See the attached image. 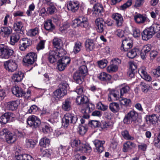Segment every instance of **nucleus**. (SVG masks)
Segmentation results:
<instances>
[{"label":"nucleus","mask_w":160,"mask_h":160,"mask_svg":"<svg viewBox=\"0 0 160 160\" xmlns=\"http://www.w3.org/2000/svg\"><path fill=\"white\" fill-rule=\"evenodd\" d=\"M68 85L66 82H63L59 85V88L53 92V97L56 100H59L67 94V89Z\"/></svg>","instance_id":"f257e3e1"},{"label":"nucleus","mask_w":160,"mask_h":160,"mask_svg":"<svg viewBox=\"0 0 160 160\" xmlns=\"http://www.w3.org/2000/svg\"><path fill=\"white\" fill-rule=\"evenodd\" d=\"M78 118L73 114L68 113L64 115L62 118V125L65 128H67L70 123H75Z\"/></svg>","instance_id":"f03ea898"},{"label":"nucleus","mask_w":160,"mask_h":160,"mask_svg":"<svg viewBox=\"0 0 160 160\" xmlns=\"http://www.w3.org/2000/svg\"><path fill=\"white\" fill-rule=\"evenodd\" d=\"M13 51L4 44L0 45V56L2 58L8 59L13 53Z\"/></svg>","instance_id":"7ed1b4c3"},{"label":"nucleus","mask_w":160,"mask_h":160,"mask_svg":"<svg viewBox=\"0 0 160 160\" xmlns=\"http://www.w3.org/2000/svg\"><path fill=\"white\" fill-rule=\"evenodd\" d=\"M95 108L94 105L92 103H86L83 107H82L81 110V112L85 114L83 116V118L88 119L89 117L88 114L91 112Z\"/></svg>","instance_id":"20e7f679"},{"label":"nucleus","mask_w":160,"mask_h":160,"mask_svg":"<svg viewBox=\"0 0 160 160\" xmlns=\"http://www.w3.org/2000/svg\"><path fill=\"white\" fill-rule=\"evenodd\" d=\"M28 125L32 128H36L39 127L41 124L40 119L34 115L29 116L27 120Z\"/></svg>","instance_id":"39448f33"},{"label":"nucleus","mask_w":160,"mask_h":160,"mask_svg":"<svg viewBox=\"0 0 160 160\" xmlns=\"http://www.w3.org/2000/svg\"><path fill=\"white\" fill-rule=\"evenodd\" d=\"M138 116L137 113L134 111H131L125 116L123 121L124 124H129L132 121H135Z\"/></svg>","instance_id":"423d86ee"},{"label":"nucleus","mask_w":160,"mask_h":160,"mask_svg":"<svg viewBox=\"0 0 160 160\" xmlns=\"http://www.w3.org/2000/svg\"><path fill=\"white\" fill-rule=\"evenodd\" d=\"M37 58V54L34 52H31L26 55L23 58V62L27 65L33 64L36 61Z\"/></svg>","instance_id":"0eeeda50"},{"label":"nucleus","mask_w":160,"mask_h":160,"mask_svg":"<svg viewBox=\"0 0 160 160\" xmlns=\"http://www.w3.org/2000/svg\"><path fill=\"white\" fill-rule=\"evenodd\" d=\"M4 66L5 69L9 72H13L16 70L18 65L15 61L9 60L4 62Z\"/></svg>","instance_id":"6e6552de"},{"label":"nucleus","mask_w":160,"mask_h":160,"mask_svg":"<svg viewBox=\"0 0 160 160\" xmlns=\"http://www.w3.org/2000/svg\"><path fill=\"white\" fill-rule=\"evenodd\" d=\"M63 54L62 52L55 51H52L50 52L48 59L51 63L55 62L58 59L62 56Z\"/></svg>","instance_id":"1a4fd4ad"},{"label":"nucleus","mask_w":160,"mask_h":160,"mask_svg":"<svg viewBox=\"0 0 160 160\" xmlns=\"http://www.w3.org/2000/svg\"><path fill=\"white\" fill-rule=\"evenodd\" d=\"M31 44V40L27 38H22L19 41V48L22 51H25Z\"/></svg>","instance_id":"9d476101"},{"label":"nucleus","mask_w":160,"mask_h":160,"mask_svg":"<svg viewBox=\"0 0 160 160\" xmlns=\"http://www.w3.org/2000/svg\"><path fill=\"white\" fill-rule=\"evenodd\" d=\"M97 27V30L99 33L102 32L105 28V23L101 18H98L95 21Z\"/></svg>","instance_id":"9b49d317"},{"label":"nucleus","mask_w":160,"mask_h":160,"mask_svg":"<svg viewBox=\"0 0 160 160\" xmlns=\"http://www.w3.org/2000/svg\"><path fill=\"white\" fill-rule=\"evenodd\" d=\"M132 47V41L129 38H126L122 41L121 50L127 51Z\"/></svg>","instance_id":"f8f14e48"},{"label":"nucleus","mask_w":160,"mask_h":160,"mask_svg":"<svg viewBox=\"0 0 160 160\" xmlns=\"http://www.w3.org/2000/svg\"><path fill=\"white\" fill-rule=\"evenodd\" d=\"M79 4L77 1H69L67 5L68 9L73 12H76L79 8Z\"/></svg>","instance_id":"ddd939ff"},{"label":"nucleus","mask_w":160,"mask_h":160,"mask_svg":"<svg viewBox=\"0 0 160 160\" xmlns=\"http://www.w3.org/2000/svg\"><path fill=\"white\" fill-rule=\"evenodd\" d=\"M105 141L104 140L101 141L98 139L95 140L93 143L96 147L97 151L99 153L102 152L104 149L103 145L105 144Z\"/></svg>","instance_id":"4468645a"},{"label":"nucleus","mask_w":160,"mask_h":160,"mask_svg":"<svg viewBox=\"0 0 160 160\" xmlns=\"http://www.w3.org/2000/svg\"><path fill=\"white\" fill-rule=\"evenodd\" d=\"M112 18L115 21V24L118 27L121 26L123 23V19L122 15L119 13H115L112 16Z\"/></svg>","instance_id":"2eb2a0df"},{"label":"nucleus","mask_w":160,"mask_h":160,"mask_svg":"<svg viewBox=\"0 0 160 160\" xmlns=\"http://www.w3.org/2000/svg\"><path fill=\"white\" fill-rule=\"evenodd\" d=\"M53 43L54 47V50L61 52H62V42L61 39L56 38H55L53 40Z\"/></svg>","instance_id":"dca6fc26"},{"label":"nucleus","mask_w":160,"mask_h":160,"mask_svg":"<svg viewBox=\"0 0 160 160\" xmlns=\"http://www.w3.org/2000/svg\"><path fill=\"white\" fill-rule=\"evenodd\" d=\"M120 96L119 92L116 90H112L110 91L108 95V100L109 101L117 100Z\"/></svg>","instance_id":"f3484780"},{"label":"nucleus","mask_w":160,"mask_h":160,"mask_svg":"<svg viewBox=\"0 0 160 160\" xmlns=\"http://www.w3.org/2000/svg\"><path fill=\"white\" fill-rule=\"evenodd\" d=\"M138 73L141 77L146 81H150L151 80V77L147 73L144 67L140 68L138 70Z\"/></svg>","instance_id":"a211bd4d"},{"label":"nucleus","mask_w":160,"mask_h":160,"mask_svg":"<svg viewBox=\"0 0 160 160\" xmlns=\"http://www.w3.org/2000/svg\"><path fill=\"white\" fill-rule=\"evenodd\" d=\"M136 146L134 143L129 141H127L123 145L122 151L124 152H128L135 148Z\"/></svg>","instance_id":"6ab92c4d"},{"label":"nucleus","mask_w":160,"mask_h":160,"mask_svg":"<svg viewBox=\"0 0 160 160\" xmlns=\"http://www.w3.org/2000/svg\"><path fill=\"white\" fill-rule=\"evenodd\" d=\"M152 47L151 44H148L144 46L141 51L140 56L142 59H146L148 53L150 51Z\"/></svg>","instance_id":"aec40b11"},{"label":"nucleus","mask_w":160,"mask_h":160,"mask_svg":"<svg viewBox=\"0 0 160 160\" xmlns=\"http://www.w3.org/2000/svg\"><path fill=\"white\" fill-rule=\"evenodd\" d=\"M12 32L10 27H3L0 28V34L4 38H8Z\"/></svg>","instance_id":"412c9836"},{"label":"nucleus","mask_w":160,"mask_h":160,"mask_svg":"<svg viewBox=\"0 0 160 160\" xmlns=\"http://www.w3.org/2000/svg\"><path fill=\"white\" fill-rule=\"evenodd\" d=\"M134 19L136 22L139 24L143 23L148 20L147 17L138 13L134 15Z\"/></svg>","instance_id":"4be33fe9"},{"label":"nucleus","mask_w":160,"mask_h":160,"mask_svg":"<svg viewBox=\"0 0 160 160\" xmlns=\"http://www.w3.org/2000/svg\"><path fill=\"white\" fill-rule=\"evenodd\" d=\"M88 98L85 96H78L76 99V102L78 105H82L83 107L85 104L88 102Z\"/></svg>","instance_id":"5701e85b"},{"label":"nucleus","mask_w":160,"mask_h":160,"mask_svg":"<svg viewBox=\"0 0 160 160\" xmlns=\"http://www.w3.org/2000/svg\"><path fill=\"white\" fill-rule=\"evenodd\" d=\"M154 35L150 28H148L142 33V38L143 40H147L151 38Z\"/></svg>","instance_id":"b1692460"},{"label":"nucleus","mask_w":160,"mask_h":160,"mask_svg":"<svg viewBox=\"0 0 160 160\" xmlns=\"http://www.w3.org/2000/svg\"><path fill=\"white\" fill-rule=\"evenodd\" d=\"M62 108L65 111H68L72 108V100L69 98L66 99L62 102Z\"/></svg>","instance_id":"393cba45"},{"label":"nucleus","mask_w":160,"mask_h":160,"mask_svg":"<svg viewBox=\"0 0 160 160\" xmlns=\"http://www.w3.org/2000/svg\"><path fill=\"white\" fill-rule=\"evenodd\" d=\"M20 38V34L18 32L13 33L10 36L9 43L10 44L14 45L18 42Z\"/></svg>","instance_id":"a878e982"},{"label":"nucleus","mask_w":160,"mask_h":160,"mask_svg":"<svg viewBox=\"0 0 160 160\" xmlns=\"http://www.w3.org/2000/svg\"><path fill=\"white\" fill-rule=\"evenodd\" d=\"M12 92L13 94L18 97H22L24 95L23 90L18 86H15L12 88Z\"/></svg>","instance_id":"bb28decb"},{"label":"nucleus","mask_w":160,"mask_h":160,"mask_svg":"<svg viewBox=\"0 0 160 160\" xmlns=\"http://www.w3.org/2000/svg\"><path fill=\"white\" fill-rule=\"evenodd\" d=\"M16 135L10 132L6 135L5 140L8 144L13 143L16 141Z\"/></svg>","instance_id":"cd10ccee"},{"label":"nucleus","mask_w":160,"mask_h":160,"mask_svg":"<svg viewBox=\"0 0 160 160\" xmlns=\"http://www.w3.org/2000/svg\"><path fill=\"white\" fill-rule=\"evenodd\" d=\"M23 77V73L21 71H18L13 74L12 78L14 82H18L22 80Z\"/></svg>","instance_id":"c85d7f7f"},{"label":"nucleus","mask_w":160,"mask_h":160,"mask_svg":"<svg viewBox=\"0 0 160 160\" xmlns=\"http://www.w3.org/2000/svg\"><path fill=\"white\" fill-rule=\"evenodd\" d=\"M72 148H75L77 151L80 150V148L82 145V143L81 141L78 139H72L70 142Z\"/></svg>","instance_id":"c756f323"},{"label":"nucleus","mask_w":160,"mask_h":160,"mask_svg":"<svg viewBox=\"0 0 160 160\" xmlns=\"http://www.w3.org/2000/svg\"><path fill=\"white\" fill-rule=\"evenodd\" d=\"M18 106V103L16 101H12L7 103L6 108L9 110L13 111L16 110Z\"/></svg>","instance_id":"7c9ffc66"},{"label":"nucleus","mask_w":160,"mask_h":160,"mask_svg":"<svg viewBox=\"0 0 160 160\" xmlns=\"http://www.w3.org/2000/svg\"><path fill=\"white\" fill-rule=\"evenodd\" d=\"M95 43L93 40L92 39H87L85 42V47L87 50L88 51H92L95 48Z\"/></svg>","instance_id":"2f4dec72"},{"label":"nucleus","mask_w":160,"mask_h":160,"mask_svg":"<svg viewBox=\"0 0 160 160\" xmlns=\"http://www.w3.org/2000/svg\"><path fill=\"white\" fill-rule=\"evenodd\" d=\"M146 120L148 123L150 124H155L158 121V118L155 114L147 116L146 117Z\"/></svg>","instance_id":"473e14b6"},{"label":"nucleus","mask_w":160,"mask_h":160,"mask_svg":"<svg viewBox=\"0 0 160 160\" xmlns=\"http://www.w3.org/2000/svg\"><path fill=\"white\" fill-rule=\"evenodd\" d=\"M84 77L78 71L75 72L73 75L74 80L77 83L79 84H81L82 83Z\"/></svg>","instance_id":"72a5a7b5"},{"label":"nucleus","mask_w":160,"mask_h":160,"mask_svg":"<svg viewBox=\"0 0 160 160\" xmlns=\"http://www.w3.org/2000/svg\"><path fill=\"white\" fill-rule=\"evenodd\" d=\"M88 22V19L86 17L84 16H80L79 17L74 19L73 21V23L75 25L77 24H79L83 22Z\"/></svg>","instance_id":"f704fd0d"},{"label":"nucleus","mask_w":160,"mask_h":160,"mask_svg":"<svg viewBox=\"0 0 160 160\" xmlns=\"http://www.w3.org/2000/svg\"><path fill=\"white\" fill-rule=\"evenodd\" d=\"M44 26L45 29L48 31H52L55 28V26L52 23L50 19L47 20L45 22Z\"/></svg>","instance_id":"c9c22d12"},{"label":"nucleus","mask_w":160,"mask_h":160,"mask_svg":"<svg viewBox=\"0 0 160 160\" xmlns=\"http://www.w3.org/2000/svg\"><path fill=\"white\" fill-rule=\"evenodd\" d=\"M80 150L78 151H80L83 153H87L89 154L92 151L91 147L88 144H82L80 148Z\"/></svg>","instance_id":"e433bc0d"},{"label":"nucleus","mask_w":160,"mask_h":160,"mask_svg":"<svg viewBox=\"0 0 160 160\" xmlns=\"http://www.w3.org/2000/svg\"><path fill=\"white\" fill-rule=\"evenodd\" d=\"M109 108L112 112L116 113L119 111L120 107L119 104L117 103L112 102L109 104Z\"/></svg>","instance_id":"4c0bfd02"},{"label":"nucleus","mask_w":160,"mask_h":160,"mask_svg":"<svg viewBox=\"0 0 160 160\" xmlns=\"http://www.w3.org/2000/svg\"><path fill=\"white\" fill-rule=\"evenodd\" d=\"M50 140L46 137L42 138L40 140V145L44 148L48 147L50 145Z\"/></svg>","instance_id":"58836bf2"},{"label":"nucleus","mask_w":160,"mask_h":160,"mask_svg":"<svg viewBox=\"0 0 160 160\" xmlns=\"http://www.w3.org/2000/svg\"><path fill=\"white\" fill-rule=\"evenodd\" d=\"M98 77L101 80L104 81H109L112 78L110 75L105 72L101 73Z\"/></svg>","instance_id":"ea45409f"},{"label":"nucleus","mask_w":160,"mask_h":160,"mask_svg":"<svg viewBox=\"0 0 160 160\" xmlns=\"http://www.w3.org/2000/svg\"><path fill=\"white\" fill-rule=\"evenodd\" d=\"M139 51L138 49L134 48L128 53L127 56L129 58H133L139 54Z\"/></svg>","instance_id":"a19ab883"},{"label":"nucleus","mask_w":160,"mask_h":160,"mask_svg":"<svg viewBox=\"0 0 160 160\" xmlns=\"http://www.w3.org/2000/svg\"><path fill=\"white\" fill-rule=\"evenodd\" d=\"M39 29L38 27L29 30L27 32V35L30 37L35 36L39 33Z\"/></svg>","instance_id":"79ce46f5"},{"label":"nucleus","mask_w":160,"mask_h":160,"mask_svg":"<svg viewBox=\"0 0 160 160\" xmlns=\"http://www.w3.org/2000/svg\"><path fill=\"white\" fill-rule=\"evenodd\" d=\"M123 138L126 140H133L134 138L133 137L131 136L128 131L125 130L122 131L121 132Z\"/></svg>","instance_id":"37998d69"},{"label":"nucleus","mask_w":160,"mask_h":160,"mask_svg":"<svg viewBox=\"0 0 160 160\" xmlns=\"http://www.w3.org/2000/svg\"><path fill=\"white\" fill-rule=\"evenodd\" d=\"M26 145L28 148H32L36 145L37 142L32 139H27L26 141Z\"/></svg>","instance_id":"c03bdc74"},{"label":"nucleus","mask_w":160,"mask_h":160,"mask_svg":"<svg viewBox=\"0 0 160 160\" xmlns=\"http://www.w3.org/2000/svg\"><path fill=\"white\" fill-rule=\"evenodd\" d=\"M149 28L154 34L160 31V24L158 23H154Z\"/></svg>","instance_id":"a18cd8bd"},{"label":"nucleus","mask_w":160,"mask_h":160,"mask_svg":"<svg viewBox=\"0 0 160 160\" xmlns=\"http://www.w3.org/2000/svg\"><path fill=\"white\" fill-rule=\"evenodd\" d=\"M49 6L47 8L46 13L49 14H53L56 10V8L53 3L51 4L48 5Z\"/></svg>","instance_id":"49530a36"},{"label":"nucleus","mask_w":160,"mask_h":160,"mask_svg":"<svg viewBox=\"0 0 160 160\" xmlns=\"http://www.w3.org/2000/svg\"><path fill=\"white\" fill-rule=\"evenodd\" d=\"M102 6L100 4H95L93 7L92 11L96 14L98 13H101L102 11Z\"/></svg>","instance_id":"de8ad7c7"},{"label":"nucleus","mask_w":160,"mask_h":160,"mask_svg":"<svg viewBox=\"0 0 160 160\" xmlns=\"http://www.w3.org/2000/svg\"><path fill=\"white\" fill-rule=\"evenodd\" d=\"M82 76L85 77L88 74V69L87 67L85 65L81 66L78 71Z\"/></svg>","instance_id":"09e8293b"},{"label":"nucleus","mask_w":160,"mask_h":160,"mask_svg":"<svg viewBox=\"0 0 160 160\" xmlns=\"http://www.w3.org/2000/svg\"><path fill=\"white\" fill-rule=\"evenodd\" d=\"M23 27L22 23L21 22H16L13 24V27L14 30L16 31H22V28Z\"/></svg>","instance_id":"8fccbe9b"},{"label":"nucleus","mask_w":160,"mask_h":160,"mask_svg":"<svg viewBox=\"0 0 160 160\" xmlns=\"http://www.w3.org/2000/svg\"><path fill=\"white\" fill-rule=\"evenodd\" d=\"M82 48V43L79 42H75V45L73 47V52L75 53H77L79 52Z\"/></svg>","instance_id":"3c124183"},{"label":"nucleus","mask_w":160,"mask_h":160,"mask_svg":"<svg viewBox=\"0 0 160 160\" xmlns=\"http://www.w3.org/2000/svg\"><path fill=\"white\" fill-rule=\"evenodd\" d=\"M119 101L121 105L127 107L130 106L131 104V101L130 99L122 98L119 100Z\"/></svg>","instance_id":"603ef678"},{"label":"nucleus","mask_w":160,"mask_h":160,"mask_svg":"<svg viewBox=\"0 0 160 160\" xmlns=\"http://www.w3.org/2000/svg\"><path fill=\"white\" fill-rule=\"evenodd\" d=\"M140 85L141 86V90L142 92L146 93L148 92L150 88L148 84L142 82L140 83Z\"/></svg>","instance_id":"864d4df0"},{"label":"nucleus","mask_w":160,"mask_h":160,"mask_svg":"<svg viewBox=\"0 0 160 160\" xmlns=\"http://www.w3.org/2000/svg\"><path fill=\"white\" fill-rule=\"evenodd\" d=\"M118 68V67L111 63V65L107 68V71L109 72H116Z\"/></svg>","instance_id":"5fc2aeb1"},{"label":"nucleus","mask_w":160,"mask_h":160,"mask_svg":"<svg viewBox=\"0 0 160 160\" xmlns=\"http://www.w3.org/2000/svg\"><path fill=\"white\" fill-rule=\"evenodd\" d=\"M4 114L9 122H10L12 121L15 117V115L11 112H8L5 113Z\"/></svg>","instance_id":"6e6d98bb"},{"label":"nucleus","mask_w":160,"mask_h":160,"mask_svg":"<svg viewBox=\"0 0 160 160\" xmlns=\"http://www.w3.org/2000/svg\"><path fill=\"white\" fill-rule=\"evenodd\" d=\"M70 27V25L67 22H65L62 23L60 27L59 30L60 31L62 32L67 30Z\"/></svg>","instance_id":"4d7b16f0"},{"label":"nucleus","mask_w":160,"mask_h":160,"mask_svg":"<svg viewBox=\"0 0 160 160\" xmlns=\"http://www.w3.org/2000/svg\"><path fill=\"white\" fill-rule=\"evenodd\" d=\"M108 62L106 59H102L98 61V64L99 67L103 68H105L107 65Z\"/></svg>","instance_id":"13d9d810"},{"label":"nucleus","mask_w":160,"mask_h":160,"mask_svg":"<svg viewBox=\"0 0 160 160\" xmlns=\"http://www.w3.org/2000/svg\"><path fill=\"white\" fill-rule=\"evenodd\" d=\"M88 124L92 128L99 127L100 125V122L97 120H92L89 122Z\"/></svg>","instance_id":"bf43d9fd"},{"label":"nucleus","mask_w":160,"mask_h":160,"mask_svg":"<svg viewBox=\"0 0 160 160\" xmlns=\"http://www.w3.org/2000/svg\"><path fill=\"white\" fill-rule=\"evenodd\" d=\"M61 62V63L64 64L66 66L69 64L70 62V58L68 57H64L59 60Z\"/></svg>","instance_id":"052dcab7"},{"label":"nucleus","mask_w":160,"mask_h":160,"mask_svg":"<svg viewBox=\"0 0 160 160\" xmlns=\"http://www.w3.org/2000/svg\"><path fill=\"white\" fill-rule=\"evenodd\" d=\"M129 87L128 86H125L122 87L120 90V97L122 96L124 94L127 93L129 90Z\"/></svg>","instance_id":"680f3d73"},{"label":"nucleus","mask_w":160,"mask_h":160,"mask_svg":"<svg viewBox=\"0 0 160 160\" xmlns=\"http://www.w3.org/2000/svg\"><path fill=\"white\" fill-rule=\"evenodd\" d=\"M132 3V0H128L125 3L122 5L121 8L122 10H124L130 6Z\"/></svg>","instance_id":"e2e57ef3"},{"label":"nucleus","mask_w":160,"mask_h":160,"mask_svg":"<svg viewBox=\"0 0 160 160\" xmlns=\"http://www.w3.org/2000/svg\"><path fill=\"white\" fill-rule=\"evenodd\" d=\"M78 131L80 134L83 135L86 132L87 129L85 127L80 125L78 127Z\"/></svg>","instance_id":"0e129e2a"},{"label":"nucleus","mask_w":160,"mask_h":160,"mask_svg":"<svg viewBox=\"0 0 160 160\" xmlns=\"http://www.w3.org/2000/svg\"><path fill=\"white\" fill-rule=\"evenodd\" d=\"M35 8V6L33 3H32L29 6L28 9L27 10L26 12L28 16H30L31 15L32 11L34 10Z\"/></svg>","instance_id":"69168bd1"},{"label":"nucleus","mask_w":160,"mask_h":160,"mask_svg":"<svg viewBox=\"0 0 160 160\" xmlns=\"http://www.w3.org/2000/svg\"><path fill=\"white\" fill-rule=\"evenodd\" d=\"M121 60L118 58H115L112 59L111 61V63L116 65V66L118 67L119 65L121 63Z\"/></svg>","instance_id":"338daca9"},{"label":"nucleus","mask_w":160,"mask_h":160,"mask_svg":"<svg viewBox=\"0 0 160 160\" xmlns=\"http://www.w3.org/2000/svg\"><path fill=\"white\" fill-rule=\"evenodd\" d=\"M152 72L154 76L156 77L160 76V66H158L156 69L153 70Z\"/></svg>","instance_id":"774afa93"}]
</instances>
